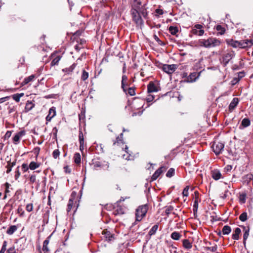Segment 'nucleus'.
Returning <instances> with one entry per match:
<instances>
[{
    "instance_id": "obj_1",
    "label": "nucleus",
    "mask_w": 253,
    "mask_h": 253,
    "mask_svg": "<svg viewBox=\"0 0 253 253\" xmlns=\"http://www.w3.org/2000/svg\"><path fill=\"white\" fill-rule=\"evenodd\" d=\"M222 42L215 38H209L207 40L201 39L199 41V44L201 46L206 48H211L219 46Z\"/></svg>"
},
{
    "instance_id": "obj_2",
    "label": "nucleus",
    "mask_w": 253,
    "mask_h": 253,
    "mask_svg": "<svg viewBox=\"0 0 253 253\" xmlns=\"http://www.w3.org/2000/svg\"><path fill=\"white\" fill-rule=\"evenodd\" d=\"M148 211V206L147 205H144L139 206L136 210V220L140 221L142 220V218L146 215Z\"/></svg>"
},
{
    "instance_id": "obj_3",
    "label": "nucleus",
    "mask_w": 253,
    "mask_h": 253,
    "mask_svg": "<svg viewBox=\"0 0 253 253\" xmlns=\"http://www.w3.org/2000/svg\"><path fill=\"white\" fill-rule=\"evenodd\" d=\"M93 169L94 170H99L102 169L104 170H108L109 164L107 162H100L98 161H93L92 162Z\"/></svg>"
},
{
    "instance_id": "obj_4",
    "label": "nucleus",
    "mask_w": 253,
    "mask_h": 253,
    "mask_svg": "<svg viewBox=\"0 0 253 253\" xmlns=\"http://www.w3.org/2000/svg\"><path fill=\"white\" fill-rule=\"evenodd\" d=\"M200 74V73L193 72L191 73L189 76H187V73H183L182 74V78H185V79L182 80V81L187 83L194 82L199 78Z\"/></svg>"
},
{
    "instance_id": "obj_5",
    "label": "nucleus",
    "mask_w": 253,
    "mask_h": 253,
    "mask_svg": "<svg viewBox=\"0 0 253 253\" xmlns=\"http://www.w3.org/2000/svg\"><path fill=\"white\" fill-rule=\"evenodd\" d=\"M139 9L132 8L131 15L132 16L133 20L135 23L138 25H141L143 24V20L138 12Z\"/></svg>"
},
{
    "instance_id": "obj_6",
    "label": "nucleus",
    "mask_w": 253,
    "mask_h": 253,
    "mask_svg": "<svg viewBox=\"0 0 253 253\" xmlns=\"http://www.w3.org/2000/svg\"><path fill=\"white\" fill-rule=\"evenodd\" d=\"M224 147V144L220 142H214L212 146L213 151L216 155L221 152Z\"/></svg>"
},
{
    "instance_id": "obj_7",
    "label": "nucleus",
    "mask_w": 253,
    "mask_h": 253,
    "mask_svg": "<svg viewBox=\"0 0 253 253\" xmlns=\"http://www.w3.org/2000/svg\"><path fill=\"white\" fill-rule=\"evenodd\" d=\"M203 28V26L202 25L196 24L191 30V33L194 35L201 36L204 33V30Z\"/></svg>"
},
{
    "instance_id": "obj_8",
    "label": "nucleus",
    "mask_w": 253,
    "mask_h": 253,
    "mask_svg": "<svg viewBox=\"0 0 253 253\" xmlns=\"http://www.w3.org/2000/svg\"><path fill=\"white\" fill-rule=\"evenodd\" d=\"M162 69L165 72L170 75V80H171L172 74L174 73V64H164Z\"/></svg>"
},
{
    "instance_id": "obj_9",
    "label": "nucleus",
    "mask_w": 253,
    "mask_h": 253,
    "mask_svg": "<svg viewBox=\"0 0 253 253\" xmlns=\"http://www.w3.org/2000/svg\"><path fill=\"white\" fill-rule=\"evenodd\" d=\"M234 56L235 53L233 51H231L224 54L222 57V60L224 65H226Z\"/></svg>"
},
{
    "instance_id": "obj_10",
    "label": "nucleus",
    "mask_w": 253,
    "mask_h": 253,
    "mask_svg": "<svg viewBox=\"0 0 253 253\" xmlns=\"http://www.w3.org/2000/svg\"><path fill=\"white\" fill-rule=\"evenodd\" d=\"M239 102V100L238 98L235 97L232 99L228 107L229 112H232L234 110L236 107L238 105Z\"/></svg>"
},
{
    "instance_id": "obj_11",
    "label": "nucleus",
    "mask_w": 253,
    "mask_h": 253,
    "mask_svg": "<svg viewBox=\"0 0 253 253\" xmlns=\"http://www.w3.org/2000/svg\"><path fill=\"white\" fill-rule=\"evenodd\" d=\"M25 134V132L24 130L20 131L17 133L13 138V143L15 144H17L20 140V138Z\"/></svg>"
},
{
    "instance_id": "obj_12",
    "label": "nucleus",
    "mask_w": 253,
    "mask_h": 253,
    "mask_svg": "<svg viewBox=\"0 0 253 253\" xmlns=\"http://www.w3.org/2000/svg\"><path fill=\"white\" fill-rule=\"evenodd\" d=\"M165 170V168L163 167H160L158 169L155 173L153 174L151 177V181L155 180L157 179V178L160 175V174L163 173V172Z\"/></svg>"
},
{
    "instance_id": "obj_13",
    "label": "nucleus",
    "mask_w": 253,
    "mask_h": 253,
    "mask_svg": "<svg viewBox=\"0 0 253 253\" xmlns=\"http://www.w3.org/2000/svg\"><path fill=\"white\" fill-rule=\"evenodd\" d=\"M102 234L104 235V237L108 241H111L115 239L114 235L106 230H104L102 231Z\"/></svg>"
},
{
    "instance_id": "obj_14",
    "label": "nucleus",
    "mask_w": 253,
    "mask_h": 253,
    "mask_svg": "<svg viewBox=\"0 0 253 253\" xmlns=\"http://www.w3.org/2000/svg\"><path fill=\"white\" fill-rule=\"evenodd\" d=\"M253 45V40L246 39L242 40V48H247Z\"/></svg>"
},
{
    "instance_id": "obj_15",
    "label": "nucleus",
    "mask_w": 253,
    "mask_h": 253,
    "mask_svg": "<svg viewBox=\"0 0 253 253\" xmlns=\"http://www.w3.org/2000/svg\"><path fill=\"white\" fill-rule=\"evenodd\" d=\"M227 44L234 48L238 47V41L233 39H227L226 40Z\"/></svg>"
},
{
    "instance_id": "obj_16",
    "label": "nucleus",
    "mask_w": 253,
    "mask_h": 253,
    "mask_svg": "<svg viewBox=\"0 0 253 253\" xmlns=\"http://www.w3.org/2000/svg\"><path fill=\"white\" fill-rule=\"evenodd\" d=\"M147 90L149 93L157 92L158 91L156 86L152 82H150L148 84L147 86Z\"/></svg>"
},
{
    "instance_id": "obj_17",
    "label": "nucleus",
    "mask_w": 253,
    "mask_h": 253,
    "mask_svg": "<svg viewBox=\"0 0 253 253\" xmlns=\"http://www.w3.org/2000/svg\"><path fill=\"white\" fill-rule=\"evenodd\" d=\"M211 176L214 180H217L221 177V174L219 170H214L211 171Z\"/></svg>"
},
{
    "instance_id": "obj_18",
    "label": "nucleus",
    "mask_w": 253,
    "mask_h": 253,
    "mask_svg": "<svg viewBox=\"0 0 253 253\" xmlns=\"http://www.w3.org/2000/svg\"><path fill=\"white\" fill-rule=\"evenodd\" d=\"M35 107V104L31 101H28L25 107V112H27L31 110Z\"/></svg>"
},
{
    "instance_id": "obj_19",
    "label": "nucleus",
    "mask_w": 253,
    "mask_h": 253,
    "mask_svg": "<svg viewBox=\"0 0 253 253\" xmlns=\"http://www.w3.org/2000/svg\"><path fill=\"white\" fill-rule=\"evenodd\" d=\"M241 232V229L237 227L235 228L234 233L232 234V239L235 240H238L239 238V235Z\"/></svg>"
},
{
    "instance_id": "obj_20",
    "label": "nucleus",
    "mask_w": 253,
    "mask_h": 253,
    "mask_svg": "<svg viewBox=\"0 0 253 253\" xmlns=\"http://www.w3.org/2000/svg\"><path fill=\"white\" fill-rule=\"evenodd\" d=\"M34 78L35 76L34 75H32L29 76L28 77L25 78L24 81L21 83V86H24L26 84H28L29 82L33 81Z\"/></svg>"
},
{
    "instance_id": "obj_21",
    "label": "nucleus",
    "mask_w": 253,
    "mask_h": 253,
    "mask_svg": "<svg viewBox=\"0 0 253 253\" xmlns=\"http://www.w3.org/2000/svg\"><path fill=\"white\" fill-rule=\"evenodd\" d=\"M243 180L244 182L249 183L253 178V175L252 173H248L243 177Z\"/></svg>"
},
{
    "instance_id": "obj_22",
    "label": "nucleus",
    "mask_w": 253,
    "mask_h": 253,
    "mask_svg": "<svg viewBox=\"0 0 253 253\" xmlns=\"http://www.w3.org/2000/svg\"><path fill=\"white\" fill-rule=\"evenodd\" d=\"M251 125V121L248 118H244L243 119L241 122V125L240 126L241 128V126L243 127H246L250 126Z\"/></svg>"
},
{
    "instance_id": "obj_23",
    "label": "nucleus",
    "mask_w": 253,
    "mask_h": 253,
    "mask_svg": "<svg viewBox=\"0 0 253 253\" xmlns=\"http://www.w3.org/2000/svg\"><path fill=\"white\" fill-rule=\"evenodd\" d=\"M79 141H80V149L81 150L84 149V139L83 133L82 131H80L79 133Z\"/></svg>"
},
{
    "instance_id": "obj_24",
    "label": "nucleus",
    "mask_w": 253,
    "mask_h": 253,
    "mask_svg": "<svg viewBox=\"0 0 253 253\" xmlns=\"http://www.w3.org/2000/svg\"><path fill=\"white\" fill-rule=\"evenodd\" d=\"M242 227L245 230V232L243 235V242H244V244H245L246 241L247 239V238H248V236L249 235L250 228H249V227H248V228L246 229V227L245 226H243Z\"/></svg>"
},
{
    "instance_id": "obj_25",
    "label": "nucleus",
    "mask_w": 253,
    "mask_h": 253,
    "mask_svg": "<svg viewBox=\"0 0 253 253\" xmlns=\"http://www.w3.org/2000/svg\"><path fill=\"white\" fill-rule=\"evenodd\" d=\"M141 3L140 0H133L131 3L132 8L139 9Z\"/></svg>"
},
{
    "instance_id": "obj_26",
    "label": "nucleus",
    "mask_w": 253,
    "mask_h": 253,
    "mask_svg": "<svg viewBox=\"0 0 253 253\" xmlns=\"http://www.w3.org/2000/svg\"><path fill=\"white\" fill-rule=\"evenodd\" d=\"M17 229V227L16 225H11L6 231V233L9 235H12L16 231Z\"/></svg>"
},
{
    "instance_id": "obj_27",
    "label": "nucleus",
    "mask_w": 253,
    "mask_h": 253,
    "mask_svg": "<svg viewBox=\"0 0 253 253\" xmlns=\"http://www.w3.org/2000/svg\"><path fill=\"white\" fill-rule=\"evenodd\" d=\"M40 166V164L35 162H31L29 164V169L31 170H35L36 169L38 168Z\"/></svg>"
},
{
    "instance_id": "obj_28",
    "label": "nucleus",
    "mask_w": 253,
    "mask_h": 253,
    "mask_svg": "<svg viewBox=\"0 0 253 253\" xmlns=\"http://www.w3.org/2000/svg\"><path fill=\"white\" fill-rule=\"evenodd\" d=\"M231 231V227L228 225L224 226L222 230V232L223 235H228Z\"/></svg>"
},
{
    "instance_id": "obj_29",
    "label": "nucleus",
    "mask_w": 253,
    "mask_h": 253,
    "mask_svg": "<svg viewBox=\"0 0 253 253\" xmlns=\"http://www.w3.org/2000/svg\"><path fill=\"white\" fill-rule=\"evenodd\" d=\"M182 244L184 248L186 249H190L192 248V245L188 240L184 239L182 241Z\"/></svg>"
},
{
    "instance_id": "obj_30",
    "label": "nucleus",
    "mask_w": 253,
    "mask_h": 253,
    "mask_svg": "<svg viewBox=\"0 0 253 253\" xmlns=\"http://www.w3.org/2000/svg\"><path fill=\"white\" fill-rule=\"evenodd\" d=\"M140 12L142 14V15L145 18H147L148 16V12L147 11V9L145 7V5H143L141 8L139 9Z\"/></svg>"
},
{
    "instance_id": "obj_31",
    "label": "nucleus",
    "mask_w": 253,
    "mask_h": 253,
    "mask_svg": "<svg viewBox=\"0 0 253 253\" xmlns=\"http://www.w3.org/2000/svg\"><path fill=\"white\" fill-rule=\"evenodd\" d=\"M61 58V56L60 55L56 56L51 62V66H55L58 64L59 61Z\"/></svg>"
},
{
    "instance_id": "obj_32",
    "label": "nucleus",
    "mask_w": 253,
    "mask_h": 253,
    "mask_svg": "<svg viewBox=\"0 0 253 253\" xmlns=\"http://www.w3.org/2000/svg\"><path fill=\"white\" fill-rule=\"evenodd\" d=\"M216 30L218 31L219 34L222 35L225 33V29L220 25H218L216 26Z\"/></svg>"
},
{
    "instance_id": "obj_33",
    "label": "nucleus",
    "mask_w": 253,
    "mask_h": 253,
    "mask_svg": "<svg viewBox=\"0 0 253 253\" xmlns=\"http://www.w3.org/2000/svg\"><path fill=\"white\" fill-rule=\"evenodd\" d=\"M23 95H24V93H16V94H13L12 95V98L16 102H18L20 101V98L21 97H22Z\"/></svg>"
},
{
    "instance_id": "obj_34",
    "label": "nucleus",
    "mask_w": 253,
    "mask_h": 253,
    "mask_svg": "<svg viewBox=\"0 0 253 253\" xmlns=\"http://www.w3.org/2000/svg\"><path fill=\"white\" fill-rule=\"evenodd\" d=\"M199 202H194L193 206V211L194 215L195 217L197 216V211L198 209V205Z\"/></svg>"
},
{
    "instance_id": "obj_35",
    "label": "nucleus",
    "mask_w": 253,
    "mask_h": 253,
    "mask_svg": "<svg viewBox=\"0 0 253 253\" xmlns=\"http://www.w3.org/2000/svg\"><path fill=\"white\" fill-rule=\"evenodd\" d=\"M76 66V64L74 63L72 64L70 67H69L68 68H65L64 69H63V72H67L68 74H70V73L72 72L74 69H75V67Z\"/></svg>"
},
{
    "instance_id": "obj_36",
    "label": "nucleus",
    "mask_w": 253,
    "mask_h": 253,
    "mask_svg": "<svg viewBox=\"0 0 253 253\" xmlns=\"http://www.w3.org/2000/svg\"><path fill=\"white\" fill-rule=\"evenodd\" d=\"M158 224H156L155 225H154L152 228L150 230L149 232V235H150V236H152L154 234H155V233L156 232L157 230H158Z\"/></svg>"
},
{
    "instance_id": "obj_37",
    "label": "nucleus",
    "mask_w": 253,
    "mask_h": 253,
    "mask_svg": "<svg viewBox=\"0 0 253 253\" xmlns=\"http://www.w3.org/2000/svg\"><path fill=\"white\" fill-rule=\"evenodd\" d=\"M74 162L76 164H79L81 162V155L79 153H76L74 156Z\"/></svg>"
},
{
    "instance_id": "obj_38",
    "label": "nucleus",
    "mask_w": 253,
    "mask_h": 253,
    "mask_svg": "<svg viewBox=\"0 0 253 253\" xmlns=\"http://www.w3.org/2000/svg\"><path fill=\"white\" fill-rule=\"evenodd\" d=\"M239 219L243 222L246 221L248 219L247 213L246 212H243L239 217Z\"/></svg>"
},
{
    "instance_id": "obj_39",
    "label": "nucleus",
    "mask_w": 253,
    "mask_h": 253,
    "mask_svg": "<svg viewBox=\"0 0 253 253\" xmlns=\"http://www.w3.org/2000/svg\"><path fill=\"white\" fill-rule=\"evenodd\" d=\"M88 78V73L85 70H83L81 76V80L84 81Z\"/></svg>"
},
{
    "instance_id": "obj_40",
    "label": "nucleus",
    "mask_w": 253,
    "mask_h": 253,
    "mask_svg": "<svg viewBox=\"0 0 253 253\" xmlns=\"http://www.w3.org/2000/svg\"><path fill=\"white\" fill-rule=\"evenodd\" d=\"M73 203V200L72 199H70V200H69L68 207L67 209V212H69L71 210V209H72Z\"/></svg>"
},
{
    "instance_id": "obj_41",
    "label": "nucleus",
    "mask_w": 253,
    "mask_h": 253,
    "mask_svg": "<svg viewBox=\"0 0 253 253\" xmlns=\"http://www.w3.org/2000/svg\"><path fill=\"white\" fill-rule=\"evenodd\" d=\"M199 192L197 191L194 192V196L193 197L194 202H200L201 200L199 199Z\"/></svg>"
},
{
    "instance_id": "obj_42",
    "label": "nucleus",
    "mask_w": 253,
    "mask_h": 253,
    "mask_svg": "<svg viewBox=\"0 0 253 253\" xmlns=\"http://www.w3.org/2000/svg\"><path fill=\"white\" fill-rule=\"evenodd\" d=\"M173 208L172 206H170L166 208L165 210V212L167 215H169V213H171L173 211Z\"/></svg>"
},
{
    "instance_id": "obj_43",
    "label": "nucleus",
    "mask_w": 253,
    "mask_h": 253,
    "mask_svg": "<svg viewBox=\"0 0 253 253\" xmlns=\"http://www.w3.org/2000/svg\"><path fill=\"white\" fill-rule=\"evenodd\" d=\"M48 114L52 116V117H54L56 115L55 108L54 107H51L49 110Z\"/></svg>"
},
{
    "instance_id": "obj_44",
    "label": "nucleus",
    "mask_w": 253,
    "mask_h": 253,
    "mask_svg": "<svg viewBox=\"0 0 253 253\" xmlns=\"http://www.w3.org/2000/svg\"><path fill=\"white\" fill-rule=\"evenodd\" d=\"M189 186H186L183 191H182V195L183 197H187L188 195V190H189Z\"/></svg>"
},
{
    "instance_id": "obj_45",
    "label": "nucleus",
    "mask_w": 253,
    "mask_h": 253,
    "mask_svg": "<svg viewBox=\"0 0 253 253\" xmlns=\"http://www.w3.org/2000/svg\"><path fill=\"white\" fill-rule=\"evenodd\" d=\"M53 157L54 159H57L60 155V151L58 149L53 151L52 153Z\"/></svg>"
},
{
    "instance_id": "obj_46",
    "label": "nucleus",
    "mask_w": 253,
    "mask_h": 253,
    "mask_svg": "<svg viewBox=\"0 0 253 253\" xmlns=\"http://www.w3.org/2000/svg\"><path fill=\"white\" fill-rule=\"evenodd\" d=\"M115 212H116V214H122L125 213L124 209L121 207L118 208L115 211Z\"/></svg>"
},
{
    "instance_id": "obj_47",
    "label": "nucleus",
    "mask_w": 253,
    "mask_h": 253,
    "mask_svg": "<svg viewBox=\"0 0 253 253\" xmlns=\"http://www.w3.org/2000/svg\"><path fill=\"white\" fill-rule=\"evenodd\" d=\"M6 246H7V242L5 241L3 243V245H2L1 249L0 251V253H4L5 251L6 250Z\"/></svg>"
},
{
    "instance_id": "obj_48",
    "label": "nucleus",
    "mask_w": 253,
    "mask_h": 253,
    "mask_svg": "<svg viewBox=\"0 0 253 253\" xmlns=\"http://www.w3.org/2000/svg\"><path fill=\"white\" fill-rule=\"evenodd\" d=\"M155 16L157 17H159L160 15H162L163 14V11L161 9L157 8L155 10Z\"/></svg>"
},
{
    "instance_id": "obj_49",
    "label": "nucleus",
    "mask_w": 253,
    "mask_h": 253,
    "mask_svg": "<svg viewBox=\"0 0 253 253\" xmlns=\"http://www.w3.org/2000/svg\"><path fill=\"white\" fill-rule=\"evenodd\" d=\"M7 253H16V250L14 246L9 248L7 251Z\"/></svg>"
},
{
    "instance_id": "obj_50",
    "label": "nucleus",
    "mask_w": 253,
    "mask_h": 253,
    "mask_svg": "<svg viewBox=\"0 0 253 253\" xmlns=\"http://www.w3.org/2000/svg\"><path fill=\"white\" fill-rule=\"evenodd\" d=\"M26 210L28 212H30L33 211V206L32 204H27L26 207Z\"/></svg>"
},
{
    "instance_id": "obj_51",
    "label": "nucleus",
    "mask_w": 253,
    "mask_h": 253,
    "mask_svg": "<svg viewBox=\"0 0 253 253\" xmlns=\"http://www.w3.org/2000/svg\"><path fill=\"white\" fill-rule=\"evenodd\" d=\"M29 169V166H28L27 164H23L22 165V169L24 172L27 171Z\"/></svg>"
},
{
    "instance_id": "obj_52",
    "label": "nucleus",
    "mask_w": 253,
    "mask_h": 253,
    "mask_svg": "<svg viewBox=\"0 0 253 253\" xmlns=\"http://www.w3.org/2000/svg\"><path fill=\"white\" fill-rule=\"evenodd\" d=\"M128 93L130 96H133L135 95V90L132 87H129L128 89Z\"/></svg>"
},
{
    "instance_id": "obj_53",
    "label": "nucleus",
    "mask_w": 253,
    "mask_h": 253,
    "mask_svg": "<svg viewBox=\"0 0 253 253\" xmlns=\"http://www.w3.org/2000/svg\"><path fill=\"white\" fill-rule=\"evenodd\" d=\"M181 236L182 235L180 232L175 231V240H179Z\"/></svg>"
},
{
    "instance_id": "obj_54",
    "label": "nucleus",
    "mask_w": 253,
    "mask_h": 253,
    "mask_svg": "<svg viewBox=\"0 0 253 253\" xmlns=\"http://www.w3.org/2000/svg\"><path fill=\"white\" fill-rule=\"evenodd\" d=\"M174 171V169H173L172 168H171L167 172V176L168 177H171L172 176V173Z\"/></svg>"
},
{
    "instance_id": "obj_55",
    "label": "nucleus",
    "mask_w": 253,
    "mask_h": 253,
    "mask_svg": "<svg viewBox=\"0 0 253 253\" xmlns=\"http://www.w3.org/2000/svg\"><path fill=\"white\" fill-rule=\"evenodd\" d=\"M36 176L35 175H31L30 176V181L31 183H33L36 181Z\"/></svg>"
},
{
    "instance_id": "obj_56",
    "label": "nucleus",
    "mask_w": 253,
    "mask_h": 253,
    "mask_svg": "<svg viewBox=\"0 0 253 253\" xmlns=\"http://www.w3.org/2000/svg\"><path fill=\"white\" fill-rule=\"evenodd\" d=\"M154 99V96L149 94L148 95V96L146 98V100L147 102H150L153 101Z\"/></svg>"
},
{
    "instance_id": "obj_57",
    "label": "nucleus",
    "mask_w": 253,
    "mask_h": 253,
    "mask_svg": "<svg viewBox=\"0 0 253 253\" xmlns=\"http://www.w3.org/2000/svg\"><path fill=\"white\" fill-rule=\"evenodd\" d=\"M154 39L158 42L159 44L162 45L163 44V42L159 39L158 36H156V35L154 36Z\"/></svg>"
},
{
    "instance_id": "obj_58",
    "label": "nucleus",
    "mask_w": 253,
    "mask_h": 253,
    "mask_svg": "<svg viewBox=\"0 0 253 253\" xmlns=\"http://www.w3.org/2000/svg\"><path fill=\"white\" fill-rule=\"evenodd\" d=\"M232 169V166L231 165H227L225 168H224V169L226 171H230Z\"/></svg>"
},
{
    "instance_id": "obj_59",
    "label": "nucleus",
    "mask_w": 253,
    "mask_h": 253,
    "mask_svg": "<svg viewBox=\"0 0 253 253\" xmlns=\"http://www.w3.org/2000/svg\"><path fill=\"white\" fill-rule=\"evenodd\" d=\"M121 84H122V88H123V91L126 93V86L127 85V84H126V83H123V84L122 83H121Z\"/></svg>"
},
{
    "instance_id": "obj_60",
    "label": "nucleus",
    "mask_w": 253,
    "mask_h": 253,
    "mask_svg": "<svg viewBox=\"0 0 253 253\" xmlns=\"http://www.w3.org/2000/svg\"><path fill=\"white\" fill-rule=\"evenodd\" d=\"M11 135V131H7L4 135V138H9L10 137Z\"/></svg>"
},
{
    "instance_id": "obj_61",
    "label": "nucleus",
    "mask_w": 253,
    "mask_h": 253,
    "mask_svg": "<svg viewBox=\"0 0 253 253\" xmlns=\"http://www.w3.org/2000/svg\"><path fill=\"white\" fill-rule=\"evenodd\" d=\"M20 175V172H19V170L17 169L15 171V179L17 180L19 177Z\"/></svg>"
},
{
    "instance_id": "obj_62",
    "label": "nucleus",
    "mask_w": 253,
    "mask_h": 253,
    "mask_svg": "<svg viewBox=\"0 0 253 253\" xmlns=\"http://www.w3.org/2000/svg\"><path fill=\"white\" fill-rule=\"evenodd\" d=\"M6 168H7L6 173H9L11 171L12 168L10 167V165L8 164V163L7 164Z\"/></svg>"
},
{
    "instance_id": "obj_63",
    "label": "nucleus",
    "mask_w": 253,
    "mask_h": 253,
    "mask_svg": "<svg viewBox=\"0 0 253 253\" xmlns=\"http://www.w3.org/2000/svg\"><path fill=\"white\" fill-rule=\"evenodd\" d=\"M47 246L48 245H45L43 244L42 251L44 252H47L49 251Z\"/></svg>"
},
{
    "instance_id": "obj_64",
    "label": "nucleus",
    "mask_w": 253,
    "mask_h": 253,
    "mask_svg": "<svg viewBox=\"0 0 253 253\" xmlns=\"http://www.w3.org/2000/svg\"><path fill=\"white\" fill-rule=\"evenodd\" d=\"M50 236L48 237L46 240L43 241V244L45 245H48L49 243V239Z\"/></svg>"
}]
</instances>
